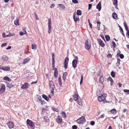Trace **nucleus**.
I'll return each mask as SVG.
<instances>
[{"label":"nucleus","mask_w":129,"mask_h":129,"mask_svg":"<svg viewBox=\"0 0 129 129\" xmlns=\"http://www.w3.org/2000/svg\"><path fill=\"white\" fill-rule=\"evenodd\" d=\"M49 85L50 88L51 89V95L52 96L53 95V91L54 88V83L51 81H50L49 82Z\"/></svg>","instance_id":"obj_1"},{"label":"nucleus","mask_w":129,"mask_h":129,"mask_svg":"<svg viewBox=\"0 0 129 129\" xmlns=\"http://www.w3.org/2000/svg\"><path fill=\"white\" fill-rule=\"evenodd\" d=\"M107 95V94L106 93L103 94L98 98V101L100 102H102L104 101Z\"/></svg>","instance_id":"obj_2"},{"label":"nucleus","mask_w":129,"mask_h":129,"mask_svg":"<svg viewBox=\"0 0 129 129\" xmlns=\"http://www.w3.org/2000/svg\"><path fill=\"white\" fill-rule=\"evenodd\" d=\"M85 121V118L83 116L80 117L77 120V123L79 124H82Z\"/></svg>","instance_id":"obj_3"},{"label":"nucleus","mask_w":129,"mask_h":129,"mask_svg":"<svg viewBox=\"0 0 129 129\" xmlns=\"http://www.w3.org/2000/svg\"><path fill=\"white\" fill-rule=\"evenodd\" d=\"M48 33L49 34L50 33L51 31V18H49L48 20Z\"/></svg>","instance_id":"obj_4"},{"label":"nucleus","mask_w":129,"mask_h":129,"mask_svg":"<svg viewBox=\"0 0 129 129\" xmlns=\"http://www.w3.org/2000/svg\"><path fill=\"white\" fill-rule=\"evenodd\" d=\"M26 123L30 126L31 127H33L35 125L34 122L29 119H28L27 120Z\"/></svg>","instance_id":"obj_5"},{"label":"nucleus","mask_w":129,"mask_h":129,"mask_svg":"<svg viewBox=\"0 0 129 129\" xmlns=\"http://www.w3.org/2000/svg\"><path fill=\"white\" fill-rule=\"evenodd\" d=\"M85 48L89 50L90 48L91 44L90 42H88L87 41H86L85 43Z\"/></svg>","instance_id":"obj_6"},{"label":"nucleus","mask_w":129,"mask_h":129,"mask_svg":"<svg viewBox=\"0 0 129 129\" xmlns=\"http://www.w3.org/2000/svg\"><path fill=\"white\" fill-rule=\"evenodd\" d=\"M73 19L74 21L76 22L78 21L79 20V17L76 14V13H75L73 15Z\"/></svg>","instance_id":"obj_7"},{"label":"nucleus","mask_w":129,"mask_h":129,"mask_svg":"<svg viewBox=\"0 0 129 129\" xmlns=\"http://www.w3.org/2000/svg\"><path fill=\"white\" fill-rule=\"evenodd\" d=\"M30 84L28 83H26L24 84L21 87V88L25 89L27 88L30 86Z\"/></svg>","instance_id":"obj_8"},{"label":"nucleus","mask_w":129,"mask_h":129,"mask_svg":"<svg viewBox=\"0 0 129 129\" xmlns=\"http://www.w3.org/2000/svg\"><path fill=\"white\" fill-rule=\"evenodd\" d=\"M5 85L2 84L1 87L0 89V94L3 93L5 91Z\"/></svg>","instance_id":"obj_9"},{"label":"nucleus","mask_w":129,"mask_h":129,"mask_svg":"<svg viewBox=\"0 0 129 129\" xmlns=\"http://www.w3.org/2000/svg\"><path fill=\"white\" fill-rule=\"evenodd\" d=\"M7 124L10 128H12L14 127V124L12 122L9 121L7 123Z\"/></svg>","instance_id":"obj_10"},{"label":"nucleus","mask_w":129,"mask_h":129,"mask_svg":"<svg viewBox=\"0 0 129 129\" xmlns=\"http://www.w3.org/2000/svg\"><path fill=\"white\" fill-rule=\"evenodd\" d=\"M62 120L61 117L60 116H58L57 118L56 119V122L59 124L62 121Z\"/></svg>","instance_id":"obj_11"},{"label":"nucleus","mask_w":129,"mask_h":129,"mask_svg":"<svg viewBox=\"0 0 129 129\" xmlns=\"http://www.w3.org/2000/svg\"><path fill=\"white\" fill-rule=\"evenodd\" d=\"M98 41L99 45L102 47H104L105 46L104 44L103 43V41L100 39H98Z\"/></svg>","instance_id":"obj_12"},{"label":"nucleus","mask_w":129,"mask_h":129,"mask_svg":"<svg viewBox=\"0 0 129 129\" xmlns=\"http://www.w3.org/2000/svg\"><path fill=\"white\" fill-rule=\"evenodd\" d=\"M77 61L76 60L74 59L72 61V65L74 69H75L77 67Z\"/></svg>","instance_id":"obj_13"},{"label":"nucleus","mask_w":129,"mask_h":129,"mask_svg":"<svg viewBox=\"0 0 129 129\" xmlns=\"http://www.w3.org/2000/svg\"><path fill=\"white\" fill-rule=\"evenodd\" d=\"M8 57L6 55L2 56V59L4 61H7L8 60Z\"/></svg>","instance_id":"obj_14"},{"label":"nucleus","mask_w":129,"mask_h":129,"mask_svg":"<svg viewBox=\"0 0 129 129\" xmlns=\"http://www.w3.org/2000/svg\"><path fill=\"white\" fill-rule=\"evenodd\" d=\"M30 58L29 57H27L26 58L24 59L23 60L22 64H25L27 63L30 61Z\"/></svg>","instance_id":"obj_15"},{"label":"nucleus","mask_w":129,"mask_h":129,"mask_svg":"<svg viewBox=\"0 0 129 129\" xmlns=\"http://www.w3.org/2000/svg\"><path fill=\"white\" fill-rule=\"evenodd\" d=\"M58 75V72L57 69L56 68H54V76L56 78Z\"/></svg>","instance_id":"obj_16"},{"label":"nucleus","mask_w":129,"mask_h":129,"mask_svg":"<svg viewBox=\"0 0 129 129\" xmlns=\"http://www.w3.org/2000/svg\"><path fill=\"white\" fill-rule=\"evenodd\" d=\"M4 71H9L10 70V67L6 66H4L3 67V70Z\"/></svg>","instance_id":"obj_17"},{"label":"nucleus","mask_w":129,"mask_h":129,"mask_svg":"<svg viewBox=\"0 0 129 129\" xmlns=\"http://www.w3.org/2000/svg\"><path fill=\"white\" fill-rule=\"evenodd\" d=\"M104 80L103 77V76H101L99 78V81L100 83H103L104 81Z\"/></svg>","instance_id":"obj_18"},{"label":"nucleus","mask_w":129,"mask_h":129,"mask_svg":"<svg viewBox=\"0 0 129 129\" xmlns=\"http://www.w3.org/2000/svg\"><path fill=\"white\" fill-rule=\"evenodd\" d=\"M14 24L16 25H19V19L17 18L14 21Z\"/></svg>","instance_id":"obj_19"},{"label":"nucleus","mask_w":129,"mask_h":129,"mask_svg":"<svg viewBox=\"0 0 129 129\" xmlns=\"http://www.w3.org/2000/svg\"><path fill=\"white\" fill-rule=\"evenodd\" d=\"M112 16L114 19H116L117 18L118 16L116 13H114L112 14Z\"/></svg>","instance_id":"obj_20"},{"label":"nucleus","mask_w":129,"mask_h":129,"mask_svg":"<svg viewBox=\"0 0 129 129\" xmlns=\"http://www.w3.org/2000/svg\"><path fill=\"white\" fill-rule=\"evenodd\" d=\"M68 73L67 72H64L63 75V80H65L66 79V77Z\"/></svg>","instance_id":"obj_21"},{"label":"nucleus","mask_w":129,"mask_h":129,"mask_svg":"<svg viewBox=\"0 0 129 129\" xmlns=\"http://www.w3.org/2000/svg\"><path fill=\"white\" fill-rule=\"evenodd\" d=\"M4 80L8 81H11V79L8 77L7 76L5 77L3 79Z\"/></svg>","instance_id":"obj_22"},{"label":"nucleus","mask_w":129,"mask_h":129,"mask_svg":"<svg viewBox=\"0 0 129 129\" xmlns=\"http://www.w3.org/2000/svg\"><path fill=\"white\" fill-rule=\"evenodd\" d=\"M118 26L119 27V28L120 32L122 33V34L123 36H124L125 35L123 33V30L122 29V28L119 25H118Z\"/></svg>","instance_id":"obj_23"},{"label":"nucleus","mask_w":129,"mask_h":129,"mask_svg":"<svg viewBox=\"0 0 129 129\" xmlns=\"http://www.w3.org/2000/svg\"><path fill=\"white\" fill-rule=\"evenodd\" d=\"M42 96L44 99L46 101H47L49 100V98L45 94H43Z\"/></svg>","instance_id":"obj_24"},{"label":"nucleus","mask_w":129,"mask_h":129,"mask_svg":"<svg viewBox=\"0 0 129 129\" xmlns=\"http://www.w3.org/2000/svg\"><path fill=\"white\" fill-rule=\"evenodd\" d=\"M31 48L32 49H36L37 48L36 45L35 44H33L31 46Z\"/></svg>","instance_id":"obj_25"},{"label":"nucleus","mask_w":129,"mask_h":129,"mask_svg":"<svg viewBox=\"0 0 129 129\" xmlns=\"http://www.w3.org/2000/svg\"><path fill=\"white\" fill-rule=\"evenodd\" d=\"M74 99L76 101L78 99V96L77 94H75L73 96Z\"/></svg>","instance_id":"obj_26"},{"label":"nucleus","mask_w":129,"mask_h":129,"mask_svg":"<svg viewBox=\"0 0 129 129\" xmlns=\"http://www.w3.org/2000/svg\"><path fill=\"white\" fill-rule=\"evenodd\" d=\"M112 114H114L116 112V111L114 109H113L110 110Z\"/></svg>","instance_id":"obj_27"},{"label":"nucleus","mask_w":129,"mask_h":129,"mask_svg":"<svg viewBox=\"0 0 129 129\" xmlns=\"http://www.w3.org/2000/svg\"><path fill=\"white\" fill-rule=\"evenodd\" d=\"M76 14L78 16L81 15V11L80 10H78L77 11V13H76Z\"/></svg>","instance_id":"obj_28"},{"label":"nucleus","mask_w":129,"mask_h":129,"mask_svg":"<svg viewBox=\"0 0 129 129\" xmlns=\"http://www.w3.org/2000/svg\"><path fill=\"white\" fill-rule=\"evenodd\" d=\"M120 60L119 58H117V62L116 63V66H118L120 64Z\"/></svg>","instance_id":"obj_29"},{"label":"nucleus","mask_w":129,"mask_h":129,"mask_svg":"<svg viewBox=\"0 0 129 129\" xmlns=\"http://www.w3.org/2000/svg\"><path fill=\"white\" fill-rule=\"evenodd\" d=\"M105 38L106 40L107 41H109L110 39V36L108 35H106V36Z\"/></svg>","instance_id":"obj_30"},{"label":"nucleus","mask_w":129,"mask_h":129,"mask_svg":"<svg viewBox=\"0 0 129 129\" xmlns=\"http://www.w3.org/2000/svg\"><path fill=\"white\" fill-rule=\"evenodd\" d=\"M107 81H110L111 83L113 82V80L111 77H109L107 79Z\"/></svg>","instance_id":"obj_31"},{"label":"nucleus","mask_w":129,"mask_h":129,"mask_svg":"<svg viewBox=\"0 0 129 129\" xmlns=\"http://www.w3.org/2000/svg\"><path fill=\"white\" fill-rule=\"evenodd\" d=\"M62 114V116L64 118H66L67 117L65 113V112L64 111H62L61 113Z\"/></svg>","instance_id":"obj_32"},{"label":"nucleus","mask_w":129,"mask_h":129,"mask_svg":"<svg viewBox=\"0 0 129 129\" xmlns=\"http://www.w3.org/2000/svg\"><path fill=\"white\" fill-rule=\"evenodd\" d=\"M118 0H113V4L114 5L116 6L117 5Z\"/></svg>","instance_id":"obj_33"},{"label":"nucleus","mask_w":129,"mask_h":129,"mask_svg":"<svg viewBox=\"0 0 129 129\" xmlns=\"http://www.w3.org/2000/svg\"><path fill=\"white\" fill-rule=\"evenodd\" d=\"M96 8H101V3L100 2L98 4Z\"/></svg>","instance_id":"obj_34"},{"label":"nucleus","mask_w":129,"mask_h":129,"mask_svg":"<svg viewBox=\"0 0 129 129\" xmlns=\"http://www.w3.org/2000/svg\"><path fill=\"white\" fill-rule=\"evenodd\" d=\"M58 82L59 85L60 86H61L62 85L61 80L60 77H59L58 78Z\"/></svg>","instance_id":"obj_35"},{"label":"nucleus","mask_w":129,"mask_h":129,"mask_svg":"<svg viewBox=\"0 0 129 129\" xmlns=\"http://www.w3.org/2000/svg\"><path fill=\"white\" fill-rule=\"evenodd\" d=\"M54 58H52V67L54 68Z\"/></svg>","instance_id":"obj_36"},{"label":"nucleus","mask_w":129,"mask_h":129,"mask_svg":"<svg viewBox=\"0 0 129 129\" xmlns=\"http://www.w3.org/2000/svg\"><path fill=\"white\" fill-rule=\"evenodd\" d=\"M97 27L98 28V29L99 30L100 29V24L101 23L99 22H97Z\"/></svg>","instance_id":"obj_37"},{"label":"nucleus","mask_w":129,"mask_h":129,"mask_svg":"<svg viewBox=\"0 0 129 129\" xmlns=\"http://www.w3.org/2000/svg\"><path fill=\"white\" fill-rule=\"evenodd\" d=\"M7 87L11 88L13 87V85L9 83H8L7 84Z\"/></svg>","instance_id":"obj_38"},{"label":"nucleus","mask_w":129,"mask_h":129,"mask_svg":"<svg viewBox=\"0 0 129 129\" xmlns=\"http://www.w3.org/2000/svg\"><path fill=\"white\" fill-rule=\"evenodd\" d=\"M63 64H64V67L66 68L67 69V65L68 64V63L64 62Z\"/></svg>","instance_id":"obj_39"},{"label":"nucleus","mask_w":129,"mask_h":129,"mask_svg":"<svg viewBox=\"0 0 129 129\" xmlns=\"http://www.w3.org/2000/svg\"><path fill=\"white\" fill-rule=\"evenodd\" d=\"M111 75L112 77L113 78L115 76V74L114 72L113 71H112L111 72Z\"/></svg>","instance_id":"obj_40"},{"label":"nucleus","mask_w":129,"mask_h":129,"mask_svg":"<svg viewBox=\"0 0 129 129\" xmlns=\"http://www.w3.org/2000/svg\"><path fill=\"white\" fill-rule=\"evenodd\" d=\"M112 46L114 48H115L116 47V44L114 41L112 42Z\"/></svg>","instance_id":"obj_41"},{"label":"nucleus","mask_w":129,"mask_h":129,"mask_svg":"<svg viewBox=\"0 0 129 129\" xmlns=\"http://www.w3.org/2000/svg\"><path fill=\"white\" fill-rule=\"evenodd\" d=\"M34 14L35 16V18H36V20H38L39 19V18H38V16H37V14H36V13L35 12L34 13Z\"/></svg>","instance_id":"obj_42"},{"label":"nucleus","mask_w":129,"mask_h":129,"mask_svg":"<svg viewBox=\"0 0 129 129\" xmlns=\"http://www.w3.org/2000/svg\"><path fill=\"white\" fill-rule=\"evenodd\" d=\"M58 7L62 8L64 7V6L62 4H59L58 5Z\"/></svg>","instance_id":"obj_43"},{"label":"nucleus","mask_w":129,"mask_h":129,"mask_svg":"<svg viewBox=\"0 0 129 129\" xmlns=\"http://www.w3.org/2000/svg\"><path fill=\"white\" fill-rule=\"evenodd\" d=\"M69 60V58L68 57H67L65 58V61H64V62L68 63V62Z\"/></svg>","instance_id":"obj_44"},{"label":"nucleus","mask_w":129,"mask_h":129,"mask_svg":"<svg viewBox=\"0 0 129 129\" xmlns=\"http://www.w3.org/2000/svg\"><path fill=\"white\" fill-rule=\"evenodd\" d=\"M44 119L46 122H48L49 121V118L47 116H44Z\"/></svg>","instance_id":"obj_45"},{"label":"nucleus","mask_w":129,"mask_h":129,"mask_svg":"<svg viewBox=\"0 0 129 129\" xmlns=\"http://www.w3.org/2000/svg\"><path fill=\"white\" fill-rule=\"evenodd\" d=\"M119 56L120 58L121 59L123 58L124 57V56L122 54H120L118 56Z\"/></svg>","instance_id":"obj_46"},{"label":"nucleus","mask_w":129,"mask_h":129,"mask_svg":"<svg viewBox=\"0 0 129 129\" xmlns=\"http://www.w3.org/2000/svg\"><path fill=\"white\" fill-rule=\"evenodd\" d=\"M77 126L75 125H74L72 126V128L73 129H77Z\"/></svg>","instance_id":"obj_47"},{"label":"nucleus","mask_w":129,"mask_h":129,"mask_svg":"<svg viewBox=\"0 0 129 129\" xmlns=\"http://www.w3.org/2000/svg\"><path fill=\"white\" fill-rule=\"evenodd\" d=\"M7 44L6 43H4L3 44L1 45V47H3L5 46H6L7 45Z\"/></svg>","instance_id":"obj_48"},{"label":"nucleus","mask_w":129,"mask_h":129,"mask_svg":"<svg viewBox=\"0 0 129 129\" xmlns=\"http://www.w3.org/2000/svg\"><path fill=\"white\" fill-rule=\"evenodd\" d=\"M126 37L127 38H129V31H127L126 33Z\"/></svg>","instance_id":"obj_49"},{"label":"nucleus","mask_w":129,"mask_h":129,"mask_svg":"<svg viewBox=\"0 0 129 129\" xmlns=\"http://www.w3.org/2000/svg\"><path fill=\"white\" fill-rule=\"evenodd\" d=\"M105 114H103L102 115L100 116L99 117V118H104L105 116Z\"/></svg>","instance_id":"obj_50"},{"label":"nucleus","mask_w":129,"mask_h":129,"mask_svg":"<svg viewBox=\"0 0 129 129\" xmlns=\"http://www.w3.org/2000/svg\"><path fill=\"white\" fill-rule=\"evenodd\" d=\"M95 124V122L93 121H92L91 122L90 124L92 125H94Z\"/></svg>","instance_id":"obj_51"},{"label":"nucleus","mask_w":129,"mask_h":129,"mask_svg":"<svg viewBox=\"0 0 129 129\" xmlns=\"http://www.w3.org/2000/svg\"><path fill=\"white\" fill-rule=\"evenodd\" d=\"M72 2L74 3H78L77 0H72Z\"/></svg>","instance_id":"obj_52"},{"label":"nucleus","mask_w":129,"mask_h":129,"mask_svg":"<svg viewBox=\"0 0 129 129\" xmlns=\"http://www.w3.org/2000/svg\"><path fill=\"white\" fill-rule=\"evenodd\" d=\"M22 30H23V31L25 32L24 34H27L26 31V29L24 28H22Z\"/></svg>","instance_id":"obj_53"},{"label":"nucleus","mask_w":129,"mask_h":129,"mask_svg":"<svg viewBox=\"0 0 129 129\" xmlns=\"http://www.w3.org/2000/svg\"><path fill=\"white\" fill-rule=\"evenodd\" d=\"M9 34V35H10V37L13 36L15 35L14 33H13L12 34L11 33H10Z\"/></svg>","instance_id":"obj_54"},{"label":"nucleus","mask_w":129,"mask_h":129,"mask_svg":"<svg viewBox=\"0 0 129 129\" xmlns=\"http://www.w3.org/2000/svg\"><path fill=\"white\" fill-rule=\"evenodd\" d=\"M123 92H129V90L125 89L123 90Z\"/></svg>","instance_id":"obj_55"},{"label":"nucleus","mask_w":129,"mask_h":129,"mask_svg":"<svg viewBox=\"0 0 129 129\" xmlns=\"http://www.w3.org/2000/svg\"><path fill=\"white\" fill-rule=\"evenodd\" d=\"M38 99H39V102H41L42 100L41 98V96H39L38 98Z\"/></svg>","instance_id":"obj_56"},{"label":"nucleus","mask_w":129,"mask_h":129,"mask_svg":"<svg viewBox=\"0 0 129 129\" xmlns=\"http://www.w3.org/2000/svg\"><path fill=\"white\" fill-rule=\"evenodd\" d=\"M2 37L3 38H6V36H5V33H3L2 34Z\"/></svg>","instance_id":"obj_57"},{"label":"nucleus","mask_w":129,"mask_h":129,"mask_svg":"<svg viewBox=\"0 0 129 129\" xmlns=\"http://www.w3.org/2000/svg\"><path fill=\"white\" fill-rule=\"evenodd\" d=\"M19 34L21 36H22L24 34V33H23L22 31L20 32L19 33Z\"/></svg>","instance_id":"obj_58"},{"label":"nucleus","mask_w":129,"mask_h":129,"mask_svg":"<svg viewBox=\"0 0 129 129\" xmlns=\"http://www.w3.org/2000/svg\"><path fill=\"white\" fill-rule=\"evenodd\" d=\"M78 104L79 105H81L82 104V103L79 100H78Z\"/></svg>","instance_id":"obj_59"},{"label":"nucleus","mask_w":129,"mask_h":129,"mask_svg":"<svg viewBox=\"0 0 129 129\" xmlns=\"http://www.w3.org/2000/svg\"><path fill=\"white\" fill-rule=\"evenodd\" d=\"M78 104L79 105H81L82 104V103L79 100H78Z\"/></svg>","instance_id":"obj_60"},{"label":"nucleus","mask_w":129,"mask_h":129,"mask_svg":"<svg viewBox=\"0 0 129 129\" xmlns=\"http://www.w3.org/2000/svg\"><path fill=\"white\" fill-rule=\"evenodd\" d=\"M81 80L80 82V84H81V82H82V81L83 79V77L82 76H81Z\"/></svg>","instance_id":"obj_61"},{"label":"nucleus","mask_w":129,"mask_h":129,"mask_svg":"<svg viewBox=\"0 0 129 129\" xmlns=\"http://www.w3.org/2000/svg\"><path fill=\"white\" fill-rule=\"evenodd\" d=\"M54 6H55V5H54V4H51V5L50 6V8H54Z\"/></svg>","instance_id":"obj_62"},{"label":"nucleus","mask_w":129,"mask_h":129,"mask_svg":"<svg viewBox=\"0 0 129 129\" xmlns=\"http://www.w3.org/2000/svg\"><path fill=\"white\" fill-rule=\"evenodd\" d=\"M52 58H54V53H52Z\"/></svg>","instance_id":"obj_63"},{"label":"nucleus","mask_w":129,"mask_h":129,"mask_svg":"<svg viewBox=\"0 0 129 129\" xmlns=\"http://www.w3.org/2000/svg\"><path fill=\"white\" fill-rule=\"evenodd\" d=\"M118 86L119 87H121L122 86L121 84L120 83H118Z\"/></svg>","instance_id":"obj_64"}]
</instances>
